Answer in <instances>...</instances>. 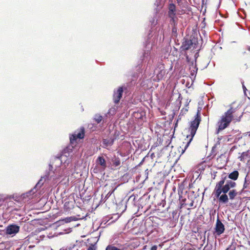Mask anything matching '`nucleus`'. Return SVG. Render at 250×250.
<instances>
[{"label": "nucleus", "mask_w": 250, "mask_h": 250, "mask_svg": "<svg viewBox=\"0 0 250 250\" xmlns=\"http://www.w3.org/2000/svg\"><path fill=\"white\" fill-rule=\"evenodd\" d=\"M201 121V117L199 113L197 112L196 116H195V119L193 121H191L190 123V126L189 128V131H190V134L188 135L187 138L188 139V141L187 142L186 145L184 147V149L183 150L182 153H184V151L186 150V149L189 146L190 143L192 141L193 138L196 133V131L199 127V124Z\"/></svg>", "instance_id": "obj_5"}, {"label": "nucleus", "mask_w": 250, "mask_h": 250, "mask_svg": "<svg viewBox=\"0 0 250 250\" xmlns=\"http://www.w3.org/2000/svg\"><path fill=\"white\" fill-rule=\"evenodd\" d=\"M20 229V226L18 224H10L5 228V234L6 235L14 236L19 232Z\"/></svg>", "instance_id": "obj_10"}, {"label": "nucleus", "mask_w": 250, "mask_h": 250, "mask_svg": "<svg viewBox=\"0 0 250 250\" xmlns=\"http://www.w3.org/2000/svg\"><path fill=\"white\" fill-rule=\"evenodd\" d=\"M112 192H110V198H112ZM114 198V200L112 199V204H110V208H115L116 211L118 212L116 213L110 214V222L111 223L115 222L120 217L121 214L125 210L126 206H124V203L122 199L118 198L116 199L114 197V195H113Z\"/></svg>", "instance_id": "obj_3"}, {"label": "nucleus", "mask_w": 250, "mask_h": 250, "mask_svg": "<svg viewBox=\"0 0 250 250\" xmlns=\"http://www.w3.org/2000/svg\"><path fill=\"white\" fill-rule=\"evenodd\" d=\"M71 250V249L70 247L69 248V250H67V249H60V250Z\"/></svg>", "instance_id": "obj_38"}, {"label": "nucleus", "mask_w": 250, "mask_h": 250, "mask_svg": "<svg viewBox=\"0 0 250 250\" xmlns=\"http://www.w3.org/2000/svg\"><path fill=\"white\" fill-rule=\"evenodd\" d=\"M249 151L243 152V153H242L241 156L239 157V159H240V161H242L248 157L250 158V156H249Z\"/></svg>", "instance_id": "obj_25"}, {"label": "nucleus", "mask_w": 250, "mask_h": 250, "mask_svg": "<svg viewBox=\"0 0 250 250\" xmlns=\"http://www.w3.org/2000/svg\"><path fill=\"white\" fill-rule=\"evenodd\" d=\"M214 229V233L218 236L223 233L225 229L224 225L222 223L218 217L216 220Z\"/></svg>", "instance_id": "obj_13"}, {"label": "nucleus", "mask_w": 250, "mask_h": 250, "mask_svg": "<svg viewBox=\"0 0 250 250\" xmlns=\"http://www.w3.org/2000/svg\"><path fill=\"white\" fill-rule=\"evenodd\" d=\"M56 169L52 167L51 165H48V168L45 170L44 174L42 176L44 178L45 181H47L48 183L52 180H54L56 178Z\"/></svg>", "instance_id": "obj_7"}, {"label": "nucleus", "mask_w": 250, "mask_h": 250, "mask_svg": "<svg viewBox=\"0 0 250 250\" xmlns=\"http://www.w3.org/2000/svg\"><path fill=\"white\" fill-rule=\"evenodd\" d=\"M104 188L105 189L101 195V199L99 203L100 204L105 203L109 197V190H107L108 188L107 184L105 185Z\"/></svg>", "instance_id": "obj_15"}, {"label": "nucleus", "mask_w": 250, "mask_h": 250, "mask_svg": "<svg viewBox=\"0 0 250 250\" xmlns=\"http://www.w3.org/2000/svg\"><path fill=\"white\" fill-rule=\"evenodd\" d=\"M187 34V32H185V36L183 38L182 45L180 47L181 52L183 54V51L190 50L194 53V58L192 59L187 52L185 53L186 60L188 63H191L192 65L194 64H196L197 59L199 56V46L197 32H190Z\"/></svg>", "instance_id": "obj_1"}, {"label": "nucleus", "mask_w": 250, "mask_h": 250, "mask_svg": "<svg viewBox=\"0 0 250 250\" xmlns=\"http://www.w3.org/2000/svg\"><path fill=\"white\" fill-rule=\"evenodd\" d=\"M67 229L68 230L65 232L66 233H69L72 231V228H69Z\"/></svg>", "instance_id": "obj_36"}, {"label": "nucleus", "mask_w": 250, "mask_h": 250, "mask_svg": "<svg viewBox=\"0 0 250 250\" xmlns=\"http://www.w3.org/2000/svg\"><path fill=\"white\" fill-rule=\"evenodd\" d=\"M0 235H6V234H5V229H0Z\"/></svg>", "instance_id": "obj_34"}, {"label": "nucleus", "mask_w": 250, "mask_h": 250, "mask_svg": "<svg viewBox=\"0 0 250 250\" xmlns=\"http://www.w3.org/2000/svg\"><path fill=\"white\" fill-rule=\"evenodd\" d=\"M178 3H180L181 1V0H176Z\"/></svg>", "instance_id": "obj_41"}, {"label": "nucleus", "mask_w": 250, "mask_h": 250, "mask_svg": "<svg viewBox=\"0 0 250 250\" xmlns=\"http://www.w3.org/2000/svg\"><path fill=\"white\" fill-rule=\"evenodd\" d=\"M239 176V172L237 170H234L232 172L230 173L228 175V178L230 179V180L232 181L236 180ZM227 177L226 176V178ZM227 179H226V181H227Z\"/></svg>", "instance_id": "obj_20"}, {"label": "nucleus", "mask_w": 250, "mask_h": 250, "mask_svg": "<svg viewBox=\"0 0 250 250\" xmlns=\"http://www.w3.org/2000/svg\"><path fill=\"white\" fill-rule=\"evenodd\" d=\"M242 116V115H241L238 119H236V121H239L240 120L241 117Z\"/></svg>", "instance_id": "obj_39"}, {"label": "nucleus", "mask_w": 250, "mask_h": 250, "mask_svg": "<svg viewBox=\"0 0 250 250\" xmlns=\"http://www.w3.org/2000/svg\"><path fill=\"white\" fill-rule=\"evenodd\" d=\"M63 161H64L63 163L64 167H66L69 163V161L63 155L61 154H58L51 159L48 165H51L53 167L54 166L56 168L59 167L60 166H62ZM55 169H56V168Z\"/></svg>", "instance_id": "obj_6"}, {"label": "nucleus", "mask_w": 250, "mask_h": 250, "mask_svg": "<svg viewBox=\"0 0 250 250\" xmlns=\"http://www.w3.org/2000/svg\"><path fill=\"white\" fill-rule=\"evenodd\" d=\"M164 3V0H156L154 3L157 7V11L162 8Z\"/></svg>", "instance_id": "obj_24"}, {"label": "nucleus", "mask_w": 250, "mask_h": 250, "mask_svg": "<svg viewBox=\"0 0 250 250\" xmlns=\"http://www.w3.org/2000/svg\"><path fill=\"white\" fill-rule=\"evenodd\" d=\"M104 175H105V173L104 172V175H103V179H104Z\"/></svg>", "instance_id": "obj_44"}, {"label": "nucleus", "mask_w": 250, "mask_h": 250, "mask_svg": "<svg viewBox=\"0 0 250 250\" xmlns=\"http://www.w3.org/2000/svg\"><path fill=\"white\" fill-rule=\"evenodd\" d=\"M235 111V109L231 107L221 116V119L217 122L218 128L216 130V134H219L221 131L229 126L233 120V114Z\"/></svg>", "instance_id": "obj_4"}, {"label": "nucleus", "mask_w": 250, "mask_h": 250, "mask_svg": "<svg viewBox=\"0 0 250 250\" xmlns=\"http://www.w3.org/2000/svg\"><path fill=\"white\" fill-rule=\"evenodd\" d=\"M142 65L141 64H139L137 66V71H138L139 73H142Z\"/></svg>", "instance_id": "obj_32"}, {"label": "nucleus", "mask_w": 250, "mask_h": 250, "mask_svg": "<svg viewBox=\"0 0 250 250\" xmlns=\"http://www.w3.org/2000/svg\"><path fill=\"white\" fill-rule=\"evenodd\" d=\"M248 49L249 50V51H250V46L248 47Z\"/></svg>", "instance_id": "obj_43"}, {"label": "nucleus", "mask_w": 250, "mask_h": 250, "mask_svg": "<svg viewBox=\"0 0 250 250\" xmlns=\"http://www.w3.org/2000/svg\"><path fill=\"white\" fill-rule=\"evenodd\" d=\"M151 23V27H154L158 23V18L157 16L155 15L152 19L150 21Z\"/></svg>", "instance_id": "obj_26"}, {"label": "nucleus", "mask_w": 250, "mask_h": 250, "mask_svg": "<svg viewBox=\"0 0 250 250\" xmlns=\"http://www.w3.org/2000/svg\"><path fill=\"white\" fill-rule=\"evenodd\" d=\"M249 245H250V241H249Z\"/></svg>", "instance_id": "obj_50"}, {"label": "nucleus", "mask_w": 250, "mask_h": 250, "mask_svg": "<svg viewBox=\"0 0 250 250\" xmlns=\"http://www.w3.org/2000/svg\"><path fill=\"white\" fill-rule=\"evenodd\" d=\"M186 201V199H184V200H183V202H185Z\"/></svg>", "instance_id": "obj_46"}, {"label": "nucleus", "mask_w": 250, "mask_h": 250, "mask_svg": "<svg viewBox=\"0 0 250 250\" xmlns=\"http://www.w3.org/2000/svg\"><path fill=\"white\" fill-rule=\"evenodd\" d=\"M109 221V216L106 215L103 217L102 222L100 224V227L102 228H104L109 225V223H108Z\"/></svg>", "instance_id": "obj_21"}, {"label": "nucleus", "mask_w": 250, "mask_h": 250, "mask_svg": "<svg viewBox=\"0 0 250 250\" xmlns=\"http://www.w3.org/2000/svg\"><path fill=\"white\" fill-rule=\"evenodd\" d=\"M151 250H157V246L154 245L151 248Z\"/></svg>", "instance_id": "obj_35"}, {"label": "nucleus", "mask_w": 250, "mask_h": 250, "mask_svg": "<svg viewBox=\"0 0 250 250\" xmlns=\"http://www.w3.org/2000/svg\"><path fill=\"white\" fill-rule=\"evenodd\" d=\"M77 139H79V138H77L76 132L69 135L70 144L73 145L76 142Z\"/></svg>", "instance_id": "obj_23"}, {"label": "nucleus", "mask_w": 250, "mask_h": 250, "mask_svg": "<svg viewBox=\"0 0 250 250\" xmlns=\"http://www.w3.org/2000/svg\"><path fill=\"white\" fill-rule=\"evenodd\" d=\"M96 163L101 167V172L104 171L106 167V163L104 158L103 156H99L96 160Z\"/></svg>", "instance_id": "obj_16"}, {"label": "nucleus", "mask_w": 250, "mask_h": 250, "mask_svg": "<svg viewBox=\"0 0 250 250\" xmlns=\"http://www.w3.org/2000/svg\"><path fill=\"white\" fill-rule=\"evenodd\" d=\"M73 148V144H70L68 146L64 148L62 150V154L64 156L67 158V154L69 155V153L72 151Z\"/></svg>", "instance_id": "obj_19"}, {"label": "nucleus", "mask_w": 250, "mask_h": 250, "mask_svg": "<svg viewBox=\"0 0 250 250\" xmlns=\"http://www.w3.org/2000/svg\"><path fill=\"white\" fill-rule=\"evenodd\" d=\"M88 128L90 131H94L97 128V125L94 124H89L88 125Z\"/></svg>", "instance_id": "obj_28"}, {"label": "nucleus", "mask_w": 250, "mask_h": 250, "mask_svg": "<svg viewBox=\"0 0 250 250\" xmlns=\"http://www.w3.org/2000/svg\"><path fill=\"white\" fill-rule=\"evenodd\" d=\"M120 157H122V155L119 153V151L114 152V156L111 159L112 164L110 162L111 169L117 170L120 168L121 164Z\"/></svg>", "instance_id": "obj_11"}, {"label": "nucleus", "mask_w": 250, "mask_h": 250, "mask_svg": "<svg viewBox=\"0 0 250 250\" xmlns=\"http://www.w3.org/2000/svg\"><path fill=\"white\" fill-rule=\"evenodd\" d=\"M47 183V181H45L44 178L41 176L40 179L38 180L35 186L32 189H34V191L35 192H37L38 190H39L44 185V183Z\"/></svg>", "instance_id": "obj_17"}, {"label": "nucleus", "mask_w": 250, "mask_h": 250, "mask_svg": "<svg viewBox=\"0 0 250 250\" xmlns=\"http://www.w3.org/2000/svg\"><path fill=\"white\" fill-rule=\"evenodd\" d=\"M109 115V109L107 110V113L105 114V116L104 117L100 114H96L93 117V120L97 123V124H100L102 121H103L104 122H106L107 118Z\"/></svg>", "instance_id": "obj_14"}, {"label": "nucleus", "mask_w": 250, "mask_h": 250, "mask_svg": "<svg viewBox=\"0 0 250 250\" xmlns=\"http://www.w3.org/2000/svg\"><path fill=\"white\" fill-rule=\"evenodd\" d=\"M116 188H114L113 189V191L115 190Z\"/></svg>", "instance_id": "obj_47"}, {"label": "nucleus", "mask_w": 250, "mask_h": 250, "mask_svg": "<svg viewBox=\"0 0 250 250\" xmlns=\"http://www.w3.org/2000/svg\"><path fill=\"white\" fill-rule=\"evenodd\" d=\"M98 240L96 242L90 244V246L86 250H96L97 249L96 244Z\"/></svg>", "instance_id": "obj_27"}, {"label": "nucleus", "mask_w": 250, "mask_h": 250, "mask_svg": "<svg viewBox=\"0 0 250 250\" xmlns=\"http://www.w3.org/2000/svg\"><path fill=\"white\" fill-rule=\"evenodd\" d=\"M241 83H242V87H243V91H244V93H246V91L247 90V88H246V86L244 85V82L243 81H242L241 82Z\"/></svg>", "instance_id": "obj_33"}, {"label": "nucleus", "mask_w": 250, "mask_h": 250, "mask_svg": "<svg viewBox=\"0 0 250 250\" xmlns=\"http://www.w3.org/2000/svg\"><path fill=\"white\" fill-rule=\"evenodd\" d=\"M112 143H113V140L110 141V146L112 145Z\"/></svg>", "instance_id": "obj_42"}, {"label": "nucleus", "mask_w": 250, "mask_h": 250, "mask_svg": "<svg viewBox=\"0 0 250 250\" xmlns=\"http://www.w3.org/2000/svg\"><path fill=\"white\" fill-rule=\"evenodd\" d=\"M75 132H76L77 138H78L79 139H83L84 138L85 128L83 126H81L79 129H78Z\"/></svg>", "instance_id": "obj_18"}, {"label": "nucleus", "mask_w": 250, "mask_h": 250, "mask_svg": "<svg viewBox=\"0 0 250 250\" xmlns=\"http://www.w3.org/2000/svg\"><path fill=\"white\" fill-rule=\"evenodd\" d=\"M102 143L103 147H105L107 149H108V147L109 146V140H108L107 139H104L103 140Z\"/></svg>", "instance_id": "obj_29"}, {"label": "nucleus", "mask_w": 250, "mask_h": 250, "mask_svg": "<svg viewBox=\"0 0 250 250\" xmlns=\"http://www.w3.org/2000/svg\"><path fill=\"white\" fill-rule=\"evenodd\" d=\"M229 250V248H227V249L226 250Z\"/></svg>", "instance_id": "obj_49"}, {"label": "nucleus", "mask_w": 250, "mask_h": 250, "mask_svg": "<svg viewBox=\"0 0 250 250\" xmlns=\"http://www.w3.org/2000/svg\"><path fill=\"white\" fill-rule=\"evenodd\" d=\"M193 206V203H191L190 204V207H192Z\"/></svg>", "instance_id": "obj_45"}, {"label": "nucleus", "mask_w": 250, "mask_h": 250, "mask_svg": "<svg viewBox=\"0 0 250 250\" xmlns=\"http://www.w3.org/2000/svg\"><path fill=\"white\" fill-rule=\"evenodd\" d=\"M110 250H123V249L116 247L114 245H110Z\"/></svg>", "instance_id": "obj_31"}, {"label": "nucleus", "mask_w": 250, "mask_h": 250, "mask_svg": "<svg viewBox=\"0 0 250 250\" xmlns=\"http://www.w3.org/2000/svg\"><path fill=\"white\" fill-rule=\"evenodd\" d=\"M105 250H109V244L106 246Z\"/></svg>", "instance_id": "obj_37"}, {"label": "nucleus", "mask_w": 250, "mask_h": 250, "mask_svg": "<svg viewBox=\"0 0 250 250\" xmlns=\"http://www.w3.org/2000/svg\"><path fill=\"white\" fill-rule=\"evenodd\" d=\"M77 220L78 218L75 216H70L65 217L62 220H59L58 223L64 222L65 223H68L72 221H77Z\"/></svg>", "instance_id": "obj_22"}, {"label": "nucleus", "mask_w": 250, "mask_h": 250, "mask_svg": "<svg viewBox=\"0 0 250 250\" xmlns=\"http://www.w3.org/2000/svg\"><path fill=\"white\" fill-rule=\"evenodd\" d=\"M172 32H174V31H176V29H175V27H173L172 29Z\"/></svg>", "instance_id": "obj_40"}, {"label": "nucleus", "mask_w": 250, "mask_h": 250, "mask_svg": "<svg viewBox=\"0 0 250 250\" xmlns=\"http://www.w3.org/2000/svg\"><path fill=\"white\" fill-rule=\"evenodd\" d=\"M35 193V192L34 191V189H31L28 191L22 193L19 196H16V198H14V197L13 196L12 198H13L16 201L20 203H25L28 202L29 199L32 198L33 196V195Z\"/></svg>", "instance_id": "obj_8"}, {"label": "nucleus", "mask_w": 250, "mask_h": 250, "mask_svg": "<svg viewBox=\"0 0 250 250\" xmlns=\"http://www.w3.org/2000/svg\"><path fill=\"white\" fill-rule=\"evenodd\" d=\"M51 250H53L52 249H51Z\"/></svg>", "instance_id": "obj_51"}, {"label": "nucleus", "mask_w": 250, "mask_h": 250, "mask_svg": "<svg viewBox=\"0 0 250 250\" xmlns=\"http://www.w3.org/2000/svg\"><path fill=\"white\" fill-rule=\"evenodd\" d=\"M194 67H195V68H196V70H191L190 72L191 76L192 77H194V78H195V76L197 73V70H198V68L196 66V64L195 65Z\"/></svg>", "instance_id": "obj_30"}, {"label": "nucleus", "mask_w": 250, "mask_h": 250, "mask_svg": "<svg viewBox=\"0 0 250 250\" xmlns=\"http://www.w3.org/2000/svg\"><path fill=\"white\" fill-rule=\"evenodd\" d=\"M182 35L183 36L184 35V32H182Z\"/></svg>", "instance_id": "obj_48"}, {"label": "nucleus", "mask_w": 250, "mask_h": 250, "mask_svg": "<svg viewBox=\"0 0 250 250\" xmlns=\"http://www.w3.org/2000/svg\"><path fill=\"white\" fill-rule=\"evenodd\" d=\"M126 89L125 85L119 86L113 91V101L115 104H118L123 97L124 91Z\"/></svg>", "instance_id": "obj_9"}, {"label": "nucleus", "mask_w": 250, "mask_h": 250, "mask_svg": "<svg viewBox=\"0 0 250 250\" xmlns=\"http://www.w3.org/2000/svg\"><path fill=\"white\" fill-rule=\"evenodd\" d=\"M152 32H149L147 35V38L146 41V49L141 57L142 62L148 61L147 64L150 63L151 52L150 50L152 46L154 45L156 40L157 35L152 34Z\"/></svg>", "instance_id": "obj_2"}, {"label": "nucleus", "mask_w": 250, "mask_h": 250, "mask_svg": "<svg viewBox=\"0 0 250 250\" xmlns=\"http://www.w3.org/2000/svg\"><path fill=\"white\" fill-rule=\"evenodd\" d=\"M168 16L169 18L170 19V23L172 25L173 24L174 25H175L177 21V18L176 16V6L174 4L172 3H170L168 5Z\"/></svg>", "instance_id": "obj_12"}]
</instances>
